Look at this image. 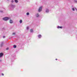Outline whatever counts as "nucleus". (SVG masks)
I'll list each match as a JSON object with an SVG mask.
<instances>
[{"instance_id": "f257e3e1", "label": "nucleus", "mask_w": 77, "mask_h": 77, "mask_svg": "<svg viewBox=\"0 0 77 77\" xmlns=\"http://www.w3.org/2000/svg\"><path fill=\"white\" fill-rule=\"evenodd\" d=\"M15 6L12 4H11L8 7V8H10V10L12 11V10H14V8H15Z\"/></svg>"}, {"instance_id": "f03ea898", "label": "nucleus", "mask_w": 77, "mask_h": 77, "mask_svg": "<svg viewBox=\"0 0 77 77\" xmlns=\"http://www.w3.org/2000/svg\"><path fill=\"white\" fill-rule=\"evenodd\" d=\"M10 18L9 17H6L3 18V20L4 21H8V20H9Z\"/></svg>"}, {"instance_id": "7ed1b4c3", "label": "nucleus", "mask_w": 77, "mask_h": 77, "mask_svg": "<svg viewBox=\"0 0 77 77\" xmlns=\"http://www.w3.org/2000/svg\"><path fill=\"white\" fill-rule=\"evenodd\" d=\"M42 7H39L38 10L39 12H40L42 11Z\"/></svg>"}, {"instance_id": "20e7f679", "label": "nucleus", "mask_w": 77, "mask_h": 77, "mask_svg": "<svg viewBox=\"0 0 77 77\" xmlns=\"http://www.w3.org/2000/svg\"><path fill=\"white\" fill-rule=\"evenodd\" d=\"M45 12L46 13H48L49 12V9L46 8L45 10Z\"/></svg>"}, {"instance_id": "39448f33", "label": "nucleus", "mask_w": 77, "mask_h": 77, "mask_svg": "<svg viewBox=\"0 0 77 77\" xmlns=\"http://www.w3.org/2000/svg\"><path fill=\"white\" fill-rule=\"evenodd\" d=\"M9 23L10 24H12L13 23V20H10L9 21Z\"/></svg>"}, {"instance_id": "423d86ee", "label": "nucleus", "mask_w": 77, "mask_h": 77, "mask_svg": "<svg viewBox=\"0 0 77 77\" xmlns=\"http://www.w3.org/2000/svg\"><path fill=\"white\" fill-rule=\"evenodd\" d=\"M3 54L2 53H0V57H2L3 56Z\"/></svg>"}, {"instance_id": "0eeeda50", "label": "nucleus", "mask_w": 77, "mask_h": 77, "mask_svg": "<svg viewBox=\"0 0 77 77\" xmlns=\"http://www.w3.org/2000/svg\"><path fill=\"white\" fill-rule=\"evenodd\" d=\"M3 45V42H1V43L0 45V47H2Z\"/></svg>"}, {"instance_id": "6e6552de", "label": "nucleus", "mask_w": 77, "mask_h": 77, "mask_svg": "<svg viewBox=\"0 0 77 77\" xmlns=\"http://www.w3.org/2000/svg\"><path fill=\"white\" fill-rule=\"evenodd\" d=\"M38 36L39 38H41V35H38Z\"/></svg>"}, {"instance_id": "1a4fd4ad", "label": "nucleus", "mask_w": 77, "mask_h": 77, "mask_svg": "<svg viewBox=\"0 0 77 77\" xmlns=\"http://www.w3.org/2000/svg\"><path fill=\"white\" fill-rule=\"evenodd\" d=\"M14 1L16 3H17L18 2V1L17 0H15Z\"/></svg>"}, {"instance_id": "9d476101", "label": "nucleus", "mask_w": 77, "mask_h": 77, "mask_svg": "<svg viewBox=\"0 0 77 77\" xmlns=\"http://www.w3.org/2000/svg\"><path fill=\"white\" fill-rule=\"evenodd\" d=\"M36 16L37 17H39V14H36Z\"/></svg>"}, {"instance_id": "9b49d317", "label": "nucleus", "mask_w": 77, "mask_h": 77, "mask_svg": "<svg viewBox=\"0 0 77 77\" xmlns=\"http://www.w3.org/2000/svg\"><path fill=\"white\" fill-rule=\"evenodd\" d=\"M19 22H20V24H21V23H22L23 22V21L22 20H20V21Z\"/></svg>"}, {"instance_id": "f8f14e48", "label": "nucleus", "mask_w": 77, "mask_h": 77, "mask_svg": "<svg viewBox=\"0 0 77 77\" xmlns=\"http://www.w3.org/2000/svg\"><path fill=\"white\" fill-rule=\"evenodd\" d=\"M13 47H14V48H17V46H16V45H14L13 46Z\"/></svg>"}, {"instance_id": "ddd939ff", "label": "nucleus", "mask_w": 77, "mask_h": 77, "mask_svg": "<svg viewBox=\"0 0 77 77\" xmlns=\"http://www.w3.org/2000/svg\"><path fill=\"white\" fill-rule=\"evenodd\" d=\"M33 29H30V32H31L32 33V32H33Z\"/></svg>"}, {"instance_id": "4468645a", "label": "nucleus", "mask_w": 77, "mask_h": 77, "mask_svg": "<svg viewBox=\"0 0 77 77\" xmlns=\"http://www.w3.org/2000/svg\"><path fill=\"white\" fill-rule=\"evenodd\" d=\"M26 29L27 30H29V26H27V27Z\"/></svg>"}, {"instance_id": "2eb2a0df", "label": "nucleus", "mask_w": 77, "mask_h": 77, "mask_svg": "<svg viewBox=\"0 0 77 77\" xmlns=\"http://www.w3.org/2000/svg\"><path fill=\"white\" fill-rule=\"evenodd\" d=\"M26 15H29V13H28V12L27 13H26Z\"/></svg>"}, {"instance_id": "dca6fc26", "label": "nucleus", "mask_w": 77, "mask_h": 77, "mask_svg": "<svg viewBox=\"0 0 77 77\" xmlns=\"http://www.w3.org/2000/svg\"><path fill=\"white\" fill-rule=\"evenodd\" d=\"M74 2H75V3H77V1L76 0H74Z\"/></svg>"}, {"instance_id": "f3484780", "label": "nucleus", "mask_w": 77, "mask_h": 77, "mask_svg": "<svg viewBox=\"0 0 77 77\" xmlns=\"http://www.w3.org/2000/svg\"><path fill=\"white\" fill-rule=\"evenodd\" d=\"M72 11H75V9H74V8H72Z\"/></svg>"}, {"instance_id": "a211bd4d", "label": "nucleus", "mask_w": 77, "mask_h": 77, "mask_svg": "<svg viewBox=\"0 0 77 77\" xmlns=\"http://www.w3.org/2000/svg\"><path fill=\"white\" fill-rule=\"evenodd\" d=\"M57 28L58 29H59V28H60V26H57Z\"/></svg>"}, {"instance_id": "6ab92c4d", "label": "nucleus", "mask_w": 77, "mask_h": 77, "mask_svg": "<svg viewBox=\"0 0 77 77\" xmlns=\"http://www.w3.org/2000/svg\"><path fill=\"white\" fill-rule=\"evenodd\" d=\"M6 50H9V48H6Z\"/></svg>"}, {"instance_id": "aec40b11", "label": "nucleus", "mask_w": 77, "mask_h": 77, "mask_svg": "<svg viewBox=\"0 0 77 77\" xmlns=\"http://www.w3.org/2000/svg\"><path fill=\"white\" fill-rule=\"evenodd\" d=\"M60 29H62V26H60Z\"/></svg>"}, {"instance_id": "412c9836", "label": "nucleus", "mask_w": 77, "mask_h": 77, "mask_svg": "<svg viewBox=\"0 0 77 77\" xmlns=\"http://www.w3.org/2000/svg\"><path fill=\"white\" fill-rule=\"evenodd\" d=\"M11 3H14V1L13 0H12L11 1Z\"/></svg>"}, {"instance_id": "4be33fe9", "label": "nucleus", "mask_w": 77, "mask_h": 77, "mask_svg": "<svg viewBox=\"0 0 77 77\" xmlns=\"http://www.w3.org/2000/svg\"><path fill=\"white\" fill-rule=\"evenodd\" d=\"M13 35H15V32H14L13 33Z\"/></svg>"}, {"instance_id": "5701e85b", "label": "nucleus", "mask_w": 77, "mask_h": 77, "mask_svg": "<svg viewBox=\"0 0 77 77\" xmlns=\"http://www.w3.org/2000/svg\"><path fill=\"white\" fill-rule=\"evenodd\" d=\"M2 75H4V74H3V73H2Z\"/></svg>"}, {"instance_id": "b1692460", "label": "nucleus", "mask_w": 77, "mask_h": 77, "mask_svg": "<svg viewBox=\"0 0 77 77\" xmlns=\"http://www.w3.org/2000/svg\"><path fill=\"white\" fill-rule=\"evenodd\" d=\"M0 12H2V13L3 12V11H0Z\"/></svg>"}, {"instance_id": "393cba45", "label": "nucleus", "mask_w": 77, "mask_h": 77, "mask_svg": "<svg viewBox=\"0 0 77 77\" xmlns=\"http://www.w3.org/2000/svg\"><path fill=\"white\" fill-rule=\"evenodd\" d=\"M3 38H5V36H3Z\"/></svg>"}, {"instance_id": "a878e982", "label": "nucleus", "mask_w": 77, "mask_h": 77, "mask_svg": "<svg viewBox=\"0 0 77 77\" xmlns=\"http://www.w3.org/2000/svg\"><path fill=\"white\" fill-rule=\"evenodd\" d=\"M75 10H76L77 11V9L76 8H75Z\"/></svg>"}, {"instance_id": "bb28decb", "label": "nucleus", "mask_w": 77, "mask_h": 77, "mask_svg": "<svg viewBox=\"0 0 77 77\" xmlns=\"http://www.w3.org/2000/svg\"><path fill=\"white\" fill-rule=\"evenodd\" d=\"M55 60H57V59H55Z\"/></svg>"}, {"instance_id": "cd10ccee", "label": "nucleus", "mask_w": 77, "mask_h": 77, "mask_svg": "<svg viewBox=\"0 0 77 77\" xmlns=\"http://www.w3.org/2000/svg\"><path fill=\"white\" fill-rule=\"evenodd\" d=\"M8 0V1H9V0Z\"/></svg>"}]
</instances>
